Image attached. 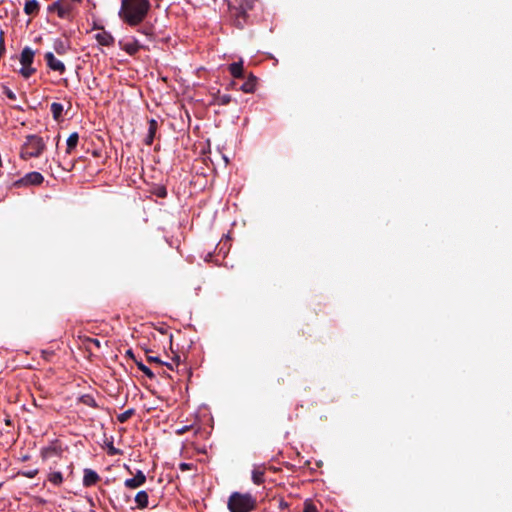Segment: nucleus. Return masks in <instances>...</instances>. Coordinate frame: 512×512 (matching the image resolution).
I'll return each mask as SVG.
<instances>
[{"label":"nucleus","mask_w":512,"mask_h":512,"mask_svg":"<svg viewBox=\"0 0 512 512\" xmlns=\"http://www.w3.org/2000/svg\"><path fill=\"white\" fill-rule=\"evenodd\" d=\"M150 8L149 0H122L119 16L128 25L137 26L146 18Z\"/></svg>","instance_id":"1"},{"label":"nucleus","mask_w":512,"mask_h":512,"mask_svg":"<svg viewBox=\"0 0 512 512\" xmlns=\"http://www.w3.org/2000/svg\"><path fill=\"white\" fill-rule=\"evenodd\" d=\"M230 512H252L257 507V500L249 493L233 492L228 499Z\"/></svg>","instance_id":"2"},{"label":"nucleus","mask_w":512,"mask_h":512,"mask_svg":"<svg viewBox=\"0 0 512 512\" xmlns=\"http://www.w3.org/2000/svg\"><path fill=\"white\" fill-rule=\"evenodd\" d=\"M45 148L46 144L42 137L35 134L27 135L21 147L20 157L23 160L40 157Z\"/></svg>","instance_id":"3"},{"label":"nucleus","mask_w":512,"mask_h":512,"mask_svg":"<svg viewBox=\"0 0 512 512\" xmlns=\"http://www.w3.org/2000/svg\"><path fill=\"white\" fill-rule=\"evenodd\" d=\"M35 52L30 47L23 48L20 54V63L22 65L19 73L25 78L29 79L36 72V68L32 66L34 62Z\"/></svg>","instance_id":"4"},{"label":"nucleus","mask_w":512,"mask_h":512,"mask_svg":"<svg viewBox=\"0 0 512 512\" xmlns=\"http://www.w3.org/2000/svg\"><path fill=\"white\" fill-rule=\"evenodd\" d=\"M43 181H44V177L42 176V174L39 172L33 171V172L27 173L23 178L17 180L14 183V185L18 186V187L29 186V185L37 186V185L42 184Z\"/></svg>","instance_id":"5"},{"label":"nucleus","mask_w":512,"mask_h":512,"mask_svg":"<svg viewBox=\"0 0 512 512\" xmlns=\"http://www.w3.org/2000/svg\"><path fill=\"white\" fill-rule=\"evenodd\" d=\"M44 59L46 61L47 66L51 70L57 71L60 74H63L66 71L64 63L58 60L52 52H46L44 55Z\"/></svg>","instance_id":"6"},{"label":"nucleus","mask_w":512,"mask_h":512,"mask_svg":"<svg viewBox=\"0 0 512 512\" xmlns=\"http://www.w3.org/2000/svg\"><path fill=\"white\" fill-rule=\"evenodd\" d=\"M146 482V476L141 471L138 470L133 478L126 479L124 482L125 487L129 489H136L142 486Z\"/></svg>","instance_id":"7"},{"label":"nucleus","mask_w":512,"mask_h":512,"mask_svg":"<svg viewBox=\"0 0 512 512\" xmlns=\"http://www.w3.org/2000/svg\"><path fill=\"white\" fill-rule=\"evenodd\" d=\"M119 46L129 55H135L143 47L136 39L129 42L120 41Z\"/></svg>","instance_id":"8"},{"label":"nucleus","mask_w":512,"mask_h":512,"mask_svg":"<svg viewBox=\"0 0 512 512\" xmlns=\"http://www.w3.org/2000/svg\"><path fill=\"white\" fill-rule=\"evenodd\" d=\"M62 453V448L60 445L52 444L48 447H44L41 449V457L44 460H47L54 456H60Z\"/></svg>","instance_id":"9"},{"label":"nucleus","mask_w":512,"mask_h":512,"mask_svg":"<svg viewBox=\"0 0 512 512\" xmlns=\"http://www.w3.org/2000/svg\"><path fill=\"white\" fill-rule=\"evenodd\" d=\"M149 127H148V133L144 139V143L147 146H151L153 144V141L156 136V132L158 130V122L155 119H150L148 121Z\"/></svg>","instance_id":"10"},{"label":"nucleus","mask_w":512,"mask_h":512,"mask_svg":"<svg viewBox=\"0 0 512 512\" xmlns=\"http://www.w3.org/2000/svg\"><path fill=\"white\" fill-rule=\"evenodd\" d=\"M100 480L99 475L92 469H85L83 476V485L85 487H91Z\"/></svg>","instance_id":"11"},{"label":"nucleus","mask_w":512,"mask_h":512,"mask_svg":"<svg viewBox=\"0 0 512 512\" xmlns=\"http://www.w3.org/2000/svg\"><path fill=\"white\" fill-rule=\"evenodd\" d=\"M101 29L102 31L95 35L96 40L102 46H112L115 42L114 37L110 32L105 31L102 27Z\"/></svg>","instance_id":"12"},{"label":"nucleus","mask_w":512,"mask_h":512,"mask_svg":"<svg viewBox=\"0 0 512 512\" xmlns=\"http://www.w3.org/2000/svg\"><path fill=\"white\" fill-rule=\"evenodd\" d=\"M257 85V77L252 73L249 74L247 80L239 88L244 93H254Z\"/></svg>","instance_id":"13"},{"label":"nucleus","mask_w":512,"mask_h":512,"mask_svg":"<svg viewBox=\"0 0 512 512\" xmlns=\"http://www.w3.org/2000/svg\"><path fill=\"white\" fill-rule=\"evenodd\" d=\"M228 70L234 78H244L243 61L233 62L229 65Z\"/></svg>","instance_id":"14"},{"label":"nucleus","mask_w":512,"mask_h":512,"mask_svg":"<svg viewBox=\"0 0 512 512\" xmlns=\"http://www.w3.org/2000/svg\"><path fill=\"white\" fill-rule=\"evenodd\" d=\"M265 468L262 466H256L252 470V481L256 485H261L265 482L264 479Z\"/></svg>","instance_id":"15"},{"label":"nucleus","mask_w":512,"mask_h":512,"mask_svg":"<svg viewBox=\"0 0 512 512\" xmlns=\"http://www.w3.org/2000/svg\"><path fill=\"white\" fill-rule=\"evenodd\" d=\"M40 10V4L37 0H27L24 5V12L27 15H37Z\"/></svg>","instance_id":"16"},{"label":"nucleus","mask_w":512,"mask_h":512,"mask_svg":"<svg viewBox=\"0 0 512 512\" xmlns=\"http://www.w3.org/2000/svg\"><path fill=\"white\" fill-rule=\"evenodd\" d=\"M232 101L230 94H221L219 91L213 95V103L216 105H228Z\"/></svg>","instance_id":"17"},{"label":"nucleus","mask_w":512,"mask_h":512,"mask_svg":"<svg viewBox=\"0 0 512 512\" xmlns=\"http://www.w3.org/2000/svg\"><path fill=\"white\" fill-rule=\"evenodd\" d=\"M137 507L144 509L148 506V494L146 491H139L135 496Z\"/></svg>","instance_id":"18"},{"label":"nucleus","mask_w":512,"mask_h":512,"mask_svg":"<svg viewBox=\"0 0 512 512\" xmlns=\"http://www.w3.org/2000/svg\"><path fill=\"white\" fill-rule=\"evenodd\" d=\"M79 141V135L77 132H73L69 135L67 139V147H66V153L71 154L73 149L77 146Z\"/></svg>","instance_id":"19"},{"label":"nucleus","mask_w":512,"mask_h":512,"mask_svg":"<svg viewBox=\"0 0 512 512\" xmlns=\"http://www.w3.org/2000/svg\"><path fill=\"white\" fill-rule=\"evenodd\" d=\"M53 47H54L55 52L59 55H64L69 50L68 43L61 39H56L54 41Z\"/></svg>","instance_id":"20"},{"label":"nucleus","mask_w":512,"mask_h":512,"mask_svg":"<svg viewBox=\"0 0 512 512\" xmlns=\"http://www.w3.org/2000/svg\"><path fill=\"white\" fill-rule=\"evenodd\" d=\"M71 12H72V6L71 4L67 3L66 1L62 3V7L57 12V15L61 19H70L71 18Z\"/></svg>","instance_id":"21"},{"label":"nucleus","mask_w":512,"mask_h":512,"mask_svg":"<svg viewBox=\"0 0 512 512\" xmlns=\"http://www.w3.org/2000/svg\"><path fill=\"white\" fill-rule=\"evenodd\" d=\"M50 109L54 120L59 121L63 114V105L58 102H53L50 106Z\"/></svg>","instance_id":"22"},{"label":"nucleus","mask_w":512,"mask_h":512,"mask_svg":"<svg viewBox=\"0 0 512 512\" xmlns=\"http://www.w3.org/2000/svg\"><path fill=\"white\" fill-rule=\"evenodd\" d=\"M80 402L86 406L97 408L98 405L94 399V397L90 394H85L80 397Z\"/></svg>","instance_id":"23"},{"label":"nucleus","mask_w":512,"mask_h":512,"mask_svg":"<svg viewBox=\"0 0 512 512\" xmlns=\"http://www.w3.org/2000/svg\"><path fill=\"white\" fill-rule=\"evenodd\" d=\"M135 414V409L131 408L126 410L125 412L117 415V420L120 423L127 422L133 415Z\"/></svg>","instance_id":"24"},{"label":"nucleus","mask_w":512,"mask_h":512,"mask_svg":"<svg viewBox=\"0 0 512 512\" xmlns=\"http://www.w3.org/2000/svg\"><path fill=\"white\" fill-rule=\"evenodd\" d=\"M48 480L52 484L59 486L63 482V475L61 472H52L50 473Z\"/></svg>","instance_id":"25"},{"label":"nucleus","mask_w":512,"mask_h":512,"mask_svg":"<svg viewBox=\"0 0 512 512\" xmlns=\"http://www.w3.org/2000/svg\"><path fill=\"white\" fill-rule=\"evenodd\" d=\"M66 0H57L55 2H53L52 4H50L48 7H47V11L49 13H52V12H58L59 9L62 7V3L65 2Z\"/></svg>","instance_id":"26"},{"label":"nucleus","mask_w":512,"mask_h":512,"mask_svg":"<svg viewBox=\"0 0 512 512\" xmlns=\"http://www.w3.org/2000/svg\"><path fill=\"white\" fill-rule=\"evenodd\" d=\"M303 512H318V509L311 500H306L304 502Z\"/></svg>","instance_id":"27"},{"label":"nucleus","mask_w":512,"mask_h":512,"mask_svg":"<svg viewBox=\"0 0 512 512\" xmlns=\"http://www.w3.org/2000/svg\"><path fill=\"white\" fill-rule=\"evenodd\" d=\"M2 90H3V94H5L8 99H10L12 101L16 100V94L11 89H9L7 86H3Z\"/></svg>","instance_id":"28"},{"label":"nucleus","mask_w":512,"mask_h":512,"mask_svg":"<svg viewBox=\"0 0 512 512\" xmlns=\"http://www.w3.org/2000/svg\"><path fill=\"white\" fill-rule=\"evenodd\" d=\"M6 52L5 48V40H4V32L0 30V57L4 55Z\"/></svg>","instance_id":"29"},{"label":"nucleus","mask_w":512,"mask_h":512,"mask_svg":"<svg viewBox=\"0 0 512 512\" xmlns=\"http://www.w3.org/2000/svg\"><path fill=\"white\" fill-rule=\"evenodd\" d=\"M85 343L87 345H94L98 349L101 348V342H100V340H98L96 338L88 337V338H86Z\"/></svg>","instance_id":"30"},{"label":"nucleus","mask_w":512,"mask_h":512,"mask_svg":"<svg viewBox=\"0 0 512 512\" xmlns=\"http://www.w3.org/2000/svg\"><path fill=\"white\" fill-rule=\"evenodd\" d=\"M120 453H121V451H120L119 449L115 448V447L113 446V443H110V444L108 445V454H109V455L114 456V455H119Z\"/></svg>","instance_id":"31"},{"label":"nucleus","mask_w":512,"mask_h":512,"mask_svg":"<svg viewBox=\"0 0 512 512\" xmlns=\"http://www.w3.org/2000/svg\"><path fill=\"white\" fill-rule=\"evenodd\" d=\"M147 361L150 363H157L160 365L164 364V362L159 357L156 356L147 355Z\"/></svg>","instance_id":"32"},{"label":"nucleus","mask_w":512,"mask_h":512,"mask_svg":"<svg viewBox=\"0 0 512 512\" xmlns=\"http://www.w3.org/2000/svg\"><path fill=\"white\" fill-rule=\"evenodd\" d=\"M142 372L151 380L155 378L154 372L147 366L143 368Z\"/></svg>","instance_id":"33"},{"label":"nucleus","mask_w":512,"mask_h":512,"mask_svg":"<svg viewBox=\"0 0 512 512\" xmlns=\"http://www.w3.org/2000/svg\"><path fill=\"white\" fill-rule=\"evenodd\" d=\"M192 468H193V464L192 463L182 462V463L179 464V469L181 471L191 470Z\"/></svg>","instance_id":"34"},{"label":"nucleus","mask_w":512,"mask_h":512,"mask_svg":"<svg viewBox=\"0 0 512 512\" xmlns=\"http://www.w3.org/2000/svg\"><path fill=\"white\" fill-rule=\"evenodd\" d=\"M42 355L45 359L48 360L50 357L54 355V353L52 351L43 350Z\"/></svg>","instance_id":"35"},{"label":"nucleus","mask_w":512,"mask_h":512,"mask_svg":"<svg viewBox=\"0 0 512 512\" xmlns=\"http://www.w3.org/2000/svg\"><path fill=\"white\" fill-rule=\"evenodd\" d=\"M37 474V470H33V471H28V472H25L24 475L28 478H33L35 477Z\"/></svg>","instance_id":"36"},{"label":"nucleus","mask_w":512,"mask_h":512,"mask_svg":"<svg viewBox=\"0 0 512 512\" xmlns=\"http://www.w3.org/2000/svg\"><path fill=\"white\" fill-rule=\"evenodd\" d=\"M189 428H190L189 426H184L183 428H181V429H179V430L177 431V434L182 435V434H184L185 432H187V431L189 430Z\"/></svg>","instance_id":"37"},{"label":"nucleus","mask_w":512,"mask_h":512,"mask_svg":"<svg viewBox=\"0 0 512 512\" xmlns=\"http://www.w3.org/2000/svg\"><path fill=\"white\" fill-rule=\"evenodd\" d=\"M134 361L140 371H142L143 368L146 367V365H144L141 361H137L136 359Z\"/></svg>","instance_id":"38"},{"label":"nucleus","mask_w":512,"mask_h":512,"mask_svg":"<svg viewBox=\"0 0 512 512\" xmlns=\"http://www.w3.org/2000/svg\"><path fill=\"white\" fill-rule=\"evenodd\" d=\"M126 355H127L128 357H130V358H132V359H134V360H135L134 354H133V352H132V350H131V349H129V350H127V351H126Z\"/></svg>","instance_id":"39"},{"label":"nucleus","mask_w":512,"mask_h":512,"mask_svg":"<svg viewBox=\"0 0 512 512\" xmlns=\"http://www.w3.org/2000/svg\"><path fill=\"white\" fill-rule=\"evenodd\" d=\"M173 361L176 362L177 365H179V363H180V356L179 355H175V357L173 358Z\"/></svg>","instance_id":"40"},{"label":"nucleus","mask_w":512,"mask_h":512,"mask_svg":"<svg viewBox=\"0 0 512 512\" xmlns=\"http://www.w3.org/2000/svg\"><path fill=\"white\" fill-rule=\"evenodd\" d=\"M165 366H167L168 369L173 370V365L171 363L164 362Z\"/></svg>","instance_id":"41"}]
</instances>
